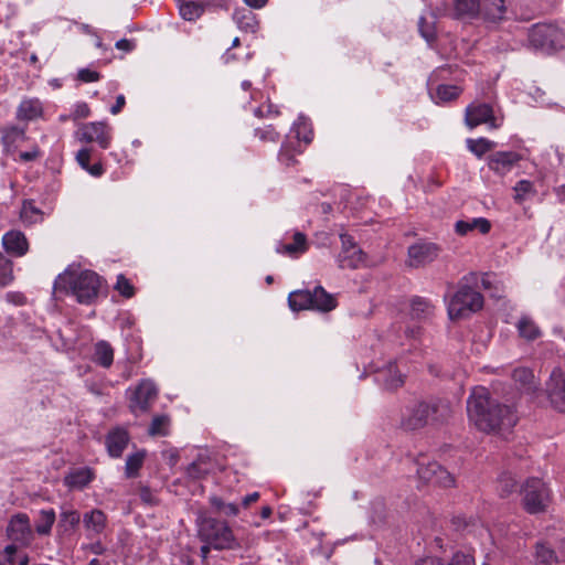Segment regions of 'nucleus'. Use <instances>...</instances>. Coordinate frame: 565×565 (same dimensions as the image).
<instances>
[{
    "label": "nucleus",
    "instance_id": "1",
    "mask_svg": "<svg viewBox=\"0 0 565 565\" xmlns=\"http://www.w3.org/2000/svg\"><path fill=\"white\" fill-rule=\"evenodd\" d=\"M469 419L482 431H495L512 428L516 422L512 407L491 397L488 388L475 387L467 401Z\"/></svg>",
    "mask_w": 565,
    "mask_h": 565
},
{
    "label": "nucleus",
    "instance_id": "2",
    "mask_svg": "<svg viewBox=\"0 0 565 565\" xmlns=\"http://www.w3.org/2000/svg\"><path fill=\"white\" fill-rule=\"evenodd\" d=\"M452 415L449 401L431 397L418 401L405 408L401 418V427L407 431H414L427 425L446 424Z\"/></svg>",
    "mask_w": 565,
    "mask_h": 565
},
{
    "label": "nucleus",
    "instance_id": "3",
    "mask_svg": "<svg viewBox=\"0 0 565 565\" xmlns=\"http://www.w3.org/2000/svg\"><path fill=\"white\" fill-rule=\"evenodd\" d=\"M102 287V278L93 270L81 273L66 270L58 275L54 282V291H71L79 303L94 302Z\"/></svg>",
    "mask_w": 565,
    "mask_h": 565
},
{
    "label": "nucleus",
    "instance_id": "4",
    "mask_svg": "<svg viewBox=\"0 0 565 565\" xmlns=\"http://www.w3.org/2000/svg\"><path fill=\"white\" fill-rule=\"evenodd\" d=\"M199 535L215 550H234L239 546L227 523L214 518L201 519Z\"/></svg>",
    "mask_w": 565,
    "mask_h": 565
},
{
    "label": "nucleus",
    "instance_id": "5",
    "mask_svg": "<svg viewBox=\"0 0 565 565\" xmlns=\"http://www.w3.org/2000/svg\"><path fill=\"white\" fill-rule=\"evenodd\" d=\"M483 307V296L468 285H462L448 306L450 319H461Z\"/></svg>",
    "mask_w": 565,
    "mask_h": 565
},
{
    "label": "nucleus",
    "instance_id": "6",
    "mask_svg": "<svg viewBox=\"0 0 565 565\" xmlns=\"http://www.w3.org/2000/svg\"><path fill=\"white\" fill-rule=\"evenodd\" d=\"M523 508L527 513L544 512L551 501L550 490L540 478H529L521 488Z\"/></svg>",
    "mask_w": 565,
    "mask_h": 565
},
{
    "label": "nucleus",
    "instance_id": "7",
    "mask_svg": "<svg viewBox=\"0 0 565 565\" xmlns=\"http://www.w3.org/2000/svg\"><path fill=\"white\" fill-rule=\"evenodd\" d=\"M418 478L430 484L441 488L455 486V477L436 461H429L425 456H420L417 460Z\"/></svg>",
    "mask_w": 565,
    "mask_h": 565
},
{
    "label": "nucleus",
    "instance_id": "8",
    "mask_svg": "<svg viewBox=\"0 0 565 565\" xmlns=\"http://www.w3.org/2000/svg\"><path fill=\"white\" fill-rule=\"evenodd\" d=\"M529 41L533 47L550 52L559 44L561 34L553 24H536L529 33Z\"/></svg>",
    "mask_w": 565,
    "mask_h": 565
},
{
    "label": "nucleus",
    "instance_id": "9",
    "mask_svg": "<svg viewBox=\"0 0 565 565\" xmlns=\"http://www.w3.org/2000/svg\"><path fill=\"white\" fill-rule=\"evenodd\" d=\"M544 392L551 406L565 413V372L555 367L545 383Z\"/></svg>",
    "mask_w": 565,
    "mask_h": 565
},
{
    "label": "nucleus",
    "instance_id": "10",
    "mask_svg": "<svg viewBox=\"0 0 565 565\" xmlns=\"http://www.w3.org/2000/svg\"><path fill=\"white\" fill-rule=\"evenodd\" d=\"M440 247L430 242H417L408 247L407 265L413 268L425 267L439 255Z\"/></svg>",
    "mask_w": 565,
    "mask_h": 565
},
{
    "label": "nucleus",
    "instance_id": "11",
    "mask_svg": "<svg viewBox=\"0 0 565 565\" xmlns=\"http://www.w3.org/2000/svg\"><path fill=\"white\" fill-rule=\"evenodd\" d=\"M157 395L158 390L154 383L150 380H142L130 396L129 409L134 414L148 412Z\"/></svg>",
    "mask_w": 565,
    "mask_h": 565
},
{
    "label": "nucleus",
    "instance_id": "12",
    "mask_svg": "<svg viewBox=\"0 0 565 565\" xmlns=\"http://www.w3.org/2000/svg\"><path fill=\"white\" fill-rule=\"evenodd\" d=\"M78 139L83 142H97L100 148L107 149L111 141L110 128L104 121L82 125L77 131Z\"/></svg>",
    "mask_w": 565,
    "mask_h": 565
},
{
    "label": "nucleus",
    "instance_id": "13",
    "mask_svg": "<svg viewBox=\"0 0 565 565\" xmlns=\"http://www.w3.org/2000/svg\"><path fill=\"white\" fill-rule=\"evenodd\" d=\"M7 534L10 540L21 545L30 544L33 539V532L29 516L24 513L12 516L7 527Z\"/></svg>",
    "mask_w": 565,
    "mask_h": 565
},
{
    "label": "nucleus",
    "instance_id": "14",
    "mask_svg": "<svg viewBox=\"0 0 565 565\" xmlns=\"http://www.w3.org/2000/svg\"><path fill=\"white\" fill-rule=\"evenodd\" d=\"M465 121L469 128H475L481 124H490L492 128L497 127L493 109L489 104L469 105L466 108Z\"/></svg>",
    "mask_w": 565,
    "mask_h": 565
},
{
    "label": "nucleus",
    "instance_id": "15",
    "mask_svg": "<svg viewBox=\"0 0 565 565\" xmlns=\"http://www.w3.org/2000/svg\"><path fill=\"white\" fill-rule=\"evenodd\" d=\"M481 0H452L449 17L454 20L467 21L479 18Z\"/></svg>",
    "mask_w": 565,
    "mask_h": 565
},
{
    "label": "nucleus",
    "instance_id": "16",
    "mask_svg": "<svg viewBox=\"0 0 565 565\" xmlns=\"http://www.w3.org/2000/svg\"><path fill=\"white\" fill-rule=\"evenodd\" d=\"M521 159V156L513 151H498L489 157L488 166L499 174H505Z\"/></svg>",
    "mask_w": 565,
    "mask_h": 565
},
{
    "label": "nucleus",
    "instance_id": "17",
    "mask_svg": "<svg viewBox=\"0 0 565 565\" xmlns=\"http://www.w3.org/2000/svg\"><path fill=\"white\" fill-rule=\"evenodd\" d=\"M2 245L8 253L18 257L23 256L29 249L26 237L20 231H10L4 234Z\"/></svg>",
    "mask_w": 565,
    "mask_h": 565
},
{
    "label": "nucleus",
    "instance_id": "18",
    "mask_svg": "<svg viewBox=\"0 0 565 565\" xmlns=\"http://www.w3.org/2000/svg\"><path fill=\"white\" fill-rule=\"evenodd\" d=\"M129 435L125 429L116 428L106 436V446L111 457H120L127 447Z\"/></svg>",
    "mask_w": 565,
    "mask_h": 565
},
{
    "label": "nucleus",
    "instance_id": "19",
    "mask_svg": "<svg viewBox=\"0 0 565 565\" xmlns=\"http://www.w3.org/2000/svg\"><path fill=\"white\" fill-rule=\"evenodd\" d=\"M312 297V310H318L321 312H329L333 310L338 302L334 296L327 292L323 287L317 286L311 291Z\"/></svg>",
    "mask_w": 565,
    "mask_h": 565
},
{
    "label": "nucleus",
    "instance_id": "20",
    "mask_svg": "<svg viewBox=\"0 0 565 565\" xmlns=\"http://www.w3.org/2000/svg\"><path fill=\"white\" fill-rule=\"evenodd\" d=\"M404 377L394 363H390L385 370L379 373V381L382 382L386 391H396L402 387L404 385Z\"/></svg>",
    "mask_w": 565,
    "mask_h": 565
},
{
    "label": "nucleus",
    "instance_id": "21",
    "mask_svg": "<svg viewBox=\"0 0 565 565\" xmlns=\"http://www.w3.org/2000/svg\"><path fill=\"white\" fill-rule=\"evenodd\" d=\"M512 377L515 383L520 385V388L529 394H533L537 390L534 374L532 370L527 367H518L513 371Z\"/></svg>",
    "mask_w": 565,
    "mask_h": 565
},
{
    "label": "nucleus",
    "instance_id": "22",
    "mask_svg": "<svg viewBox=\"0 0 565 565\" xmlns=\"http://www.w3.org/2000/svg\"><path fill=\"white\" fill-rule=\"evenodd\" d=\"M288 305L292 311L312 310V297L310 290H295L288 296Z\"/></svg>",
    "mask_w": 565,
    "mask_h": 565
},
{
    "label": "nucleus",
    "instance_id": "23",
    "mask_svg": "<svg viewBox=\"0 0 565 565\" xmlns=\"http://www.w3.org/2000/svg\"><path fill=\"white\" fill-rule=\"evenodd\" d=\"M415 565H445V563L437 557H426L416 562ZM448 565H475V558L471 554L457 552Z\"/></svg>",
    "mask_w": 565,
    "mask_h": 565
},
{
    "label": "nucleus",
    "instance_id": "24",
    "mask_svg": "<svg viewBox=\"0 0 565 565\" xmlns=\"http://www.w3.org/2000/svg\"><path fill=\"white\" fill-rule=\"evenodd\" d=\"M106 514L98 509H94L90 512H87L83 516V523L85 527L89 531L99 534L104 531L106 526Z\"/></svg>",
    "mask_w": 565,
    "mask_h": 565
},
{
    "label": "nucleus",
    "instance_id": "25",
    "mask_svg": "<svg viewBox=\"0 0 565 565\" xmlns=\"http://www.w3.org/2000/svg\"><path fill=\"white\" fill-rule=\"evenodd\" d=\"M2 142L7 152L11 151V148L17 142L25 140V127L10 126L1 130Z\"/></svg>",
    "mask_w": 565,
    "mask_h": 565
},
{
    "label": "nucleus",
    "instance_id": "26",
    "mask_svg": "<svg viewBox=\"0 0 565 565\" xmlns=\"http://www.w3.org/2000/svg\"><path fill=\"white\" fill-rule=\"evenodd\" d=\"M456 233L459 235H466L469 231L478 228L480 233L487 234L491 230V223L483 217L473 218L472 222L458 221L455 225Z\"/></svg>",
    "mask_w": 565,
    "mask_h": 565
},
{
    "label": "nucleus",
    "instance_id": "27",
    "mask_svg": "<svg viewBox=\"0 0 565 565\" xmlns=\"http://www.w3.org/2000/svg\"><path fill=\"white\" fill-rule=\"evenodd\" d=\"M364 260H365V254L359 247L353 248L351 252L340 253L339 258H338L339 266L341 268H351V269L358 268L361 264L364 263Z\"/></svg>",
    "mask_w": 565,
    "mask_h": 565
},
{
    "label": "nucleus",
    "instance_id": "28",
    "mask_svg": "<svg viewBox=\"0 0 565 565\" xmlns=\"http://www.w3.org/2000/svg\"><path fill=\"white\" fill-rule=\"evenodd\" d=\"M94 361L103 367H109L114 361V350L106 341L95 344Z\"/></svg>",
    "mask_w": 565,
    "mask_h": 565
},
{
    "label": "nucleus",
    "instance_id": "29",
    "mask_svg": "<svg viewBox=\"0 0 565 565\" xmlns=\"http://www.w3.org/2000/svg\"><path fill=\"white\" fill-rule=\"evenodd\" d=\"M233 17L239 29L244 31L256 32L258 22L255 14L250 10H236Z\"/></svg>",
    "mask_w": 565,
    "mask_h": 565
},
{
    "label": "nucleus",
    "instance_id": "30",
    "mask_svg": "<svg viewBox=\"0 0 565 565\" xmlns=\"http://www.w3.org/2000/svg\"><path fill=\"white\" fill-rule=\"evenodd\" d=\"M93 479V472L88 468L77 469L71 472L65 478V483L70 487L75 488H84L86 487Z\"/></svg>",
    "mask_w": 565,
    "mask_h": 565
},
{
    "label": "nucleus",
    "instance_id": "31",
    "mask_svg": "<svg viewBox=\"0 0 565 565\" xmlns=\"http://www.w3.org/2000/svg\"><path fill=\"white\" fill-rule=\"evenodd\" d=\"M518 330L522 338L527 341H533L541 335L540 328L529 317H522L518 322Z\"/></svg>",
    "mask_w": 565,
    "mask_h": 565
},
{
    "label": "nucleus",
    "instance_id": "32",
    "mask_svg": "<svg viewBox=\"0 0 565 565\" xmlns=\"http://www.w3.org/2000/svg\"><path fill=\"white\" fill-rule=\"evenodd\" d=\"M205 10V6L200 2L188 1L180 6V14L184 20L194 21L199 19Z\"/></svg>",
    "mask_w": 565,
    "mask_h": 565
},
{
    "label": "nucleus",
    "instance_id": "33",
    "mask_svg": "<svg viewBox=\"0 0 565 565\" xmlns=\"http://www.w3.org/2000/svg\"><path fill=\"white\" fill-rule=\"evenodd\" d=\"M146 457V451H137L132 455H129L126 460L125 473L127 478H134L138 475V471L142 467L143 459Z\"/></svg>",
    "mask_w": 565,
    "mask_h": 565
},
{
    "label": "nucleus",
    "instance_id": "34",
    "mask_svg": "<svg viewBox=\"0 0 565 565\" xmlns=\"http://www.w3.org/2000/svg\"><path fill=\"white\" fill-rule=\"evenodd\" d=\"M55 522L54 510H42L39 520L35 524V530L40 535H46L51 532L52 525Z\"/></svg>",
    "mask_w": 565,
    "mask_h": 565
},
{
    "label": "nucleus",
    "instance_id": "35",
    "mask_svg": "<svg viewBox=\"0 0 565 565\" xmlns=\"http://www.w3.org/2000/svg\"><path fill=\"white\" fill-rule=\"evenodd\" d=\"M41 115V106L38 102L25 100L18 108V118L32 120Z\"/></svg>",
    "mask_w": 565,
    "mask_h": 565
},
{
    "label": "nucleus",
    "instance_id": "36",
    "mask_svg": "<svg viewBox=\"0 0 565 565\" xmlns=\"http://www.w3.org/2000/svg\"><path fill=\"white\" fill-rule=\"evenodd\" d=\"M486 13L491 19H502L507 12L505 0H482Z\"/></svg>",
    "mask_w": 565,
    "mask_h": 565
},
{
    "label": "nucleus",
    "instance_id": "37",
    "mask_svg": "<svg viewBox=\"0 0 565 565\" xmlns=\"http://www.w3.org/2000/svg\"><path fill=\"white\" fill-rule=\"evenodd\" d=\"M308 249L307 237L301 232L294 234V243L282 246V252L288 255L305 253Z\"/></svg>",
    "mask_w": 565,
    "mask_h": 565
},
{
    "label": "nucleus",
    "instance_id": "38",
    "mask_svg": "<svg viewBox=\"0 0 565 565\" xmlns=\"http://www.w3.org/2000/svg\"><path fill=\"white\" fill-rule=\"evenodd\" d=\"M467 147L477 157H482L486 152L492 150L495 147V143L486 138L468 139Z\"/></svg>",
    "mask_w": 565,
    "mask_h": 565
},
{
    "label": "nucleus",
    "instance_id": "39",
    "mask_svg": "<svg viewBox=\"0 0 565 565\" xmlns=\"http://www.w3.org/2000/svg\"><path fill=\"white\" fill-rule=\"evenodd\" d=\"M170 418L167 415L154 416L148 429V434L151 436H166L168 435V426Z\"/></svg>",
    "mask_w": 565,
    "mask_h": 565
},
{
    "label": "nucleus",
    "instance_id": "40",
    "mask_svg": "<svg viewBox=\"0 0 565 565\" xmlns=\"http://www.w3.org/2000/svg\"><path fill=\"white\" fill-rule=\"evenodd\" d=\"M536 561L540 564L543 565H551L555 562H558V557L554 550L546 546L543 543L536 544V552H535Z\"/></svg>",
    "mask_w": 565,
    "mask_h": 565
},
{
    "label": "nucleus",
    "instance_id": "41",
    "mask_svg": "<svg viewBox=\"0 0 565 565\" xmlns=\"http://www.w3.org/2000/svg\"><path fill=\"white\" fill-rule=\"evenodd\" d=\"M411 315L414 319H422L427 317L431 311L430 303L420 297H415L411 303Z\"/></svg>",
    "mask_w": 565,
    "mask_h": 565
},
{
    "label": "nucleus",
    "instance_id": "42",
    "mask_svg": "<svg viewBox=\"0 0 565 565\" xmlns=\"http://www.w3.org/2000/svg\"><path fill=\"white\" fill-rule=\"evenodd\" d=\"M81 522V514L76 510L63 511L60 515L58 526L64 531L74 530Z\"/></svg>",
    "mask_w": 565,
    "mask_h": 565
},
{
    "label": "nucleus",
    "instance_id": "43",
    "mask_svg": "<svg viewBox=\"0 0 565 565\" xmlns=\"http://www.w3.org/2000/svg\"><path fill=\"white\" fill-rule=\"evenodd\" d=\"M13 279V264L4 255L0 254V285L7 286Z\"/></svg>",
    "mask_w": 565,
    "mask_h": 565
},
{
    "label": "nucleus",
    "instance_id": "44",
    "mask_svg": "<svg viewBox=\"0 0 565 565\" xmlns=\"http://www.w3.org/2000/svg\"><path fill=\"white\" fill-rule=\"evenodd\" d=\"M461 88L456 85H439L436 89L440 102H451L459 97Z\"/></svg>",
    "mask_w": 565,
    "mask_h": 565
},
{
    "label": "nucleus",
    "instance_id": "45",
    "mask_svg": "<svg viewBox=\"0 0 565 565\" xmlns=\"http://www.w3.org/2000/svg\"><path fill=\"white\" fill-rule=\"evenodd\" d=\"M514 200L518 203H522L529 194H535L534 185L529 180L519 181L514 186Z\"/></svg>",
    "mask_w": 565,
    "mask_h": 565
},
{
    "label": "nucleus",
    "instance_id": "46",
    "mask_svg": "<svg viewBox=\"0 0 565 565\" xmlns=\"http://www.w3.org/2000/svg\"><path fill=\"white\" fill-rule=\"evenodd\" d=\"M499 488L501 497H508L516 488V481L511 473H503L499 479Z\"/></svg>",
    "mask_w": 565,
    "mask_h": 565
},
{
    "label": "nucleus",
    "instance_id": "47",
    "mask_svg": "<svg viewBox=\"0 0 565 565\" xmlns=\"http://www.w3.org/2000/svg\"><path fill=\"white\" fill-rule=\"evenodd\" d=\"M115 289L125 298H131L135 295V287L124 275L117 277Z\"/></svg>",
    "mask_w": 565,
    "mask_h": 565
},
{
    "label": "nucleus",
    "instance_id": "48",
    "mask_svg": "<svg viewBox=\"0 0 565 565\" xmlns=\"http://www.w3.org/2000/svg\"><path fill=\"white\" fill-rule=\"evenodd\" d=\"M418 28L422 36L427 42H433L436 39V31L433 23H428L424 17H422L418 21Z\"/></svg>",
    "mask_w": 565,
    "mask_h": 565
},
{
    "label": "nucleus",
    "instance_id": "49",
    "mask_svg": "<svg viewBox=\"0 0 565 565\" xmlns=\"http://www.w3.org/2000/svg\"><path fill=\"white\" fill-rule=\"evenodd\" d=\"M255 135L264 141H276L279 137V134L275 130V128L271 125L266 126L264 128H256Z\"/></svg>",
    "mask_w": 565,
    "mask_h": 565
},
{
    "label": "nucleus",
    "instance_id": "50",
    "mask_svg": "<svg viewBox=\"0 0 565 565\" xmlns=\"http://www.w3.org/2000/svg\"><path fill=\"white\" fill-rule=\"evenodd\" d=\"M186 473L192 479H201L207 475V469L202 467V461L196 460L188 466Z\"/></svg>",
    "mask_w": 565,
    "mask_h": 565
},
{
    "label": "nucleus",
    "instance_id": "51",
    "mask_svg": "<svg viewBox=\"0 0 565 565\" xmlns=\"http://www.w3.org/2000/svg\"><path fill=\"white\" fill-rule=\"evenodd\" d=\"M17 547L14 545H8L4 548L3 554H0V565H13L15 562Z\"/></svg>",
    "mask_w": 565,
    "mask_h": 565
},
{
    "label": "nucleus",
    "instance_id": "52",
    "mask_svg": "<svg viewBox=\"0 0 565 565\" xmlns=\"http://www.w3.org/2000/svg\"><path fill=\"white\" fill-rule=\"evenodd\" d=\"M77 77L79 81L89 83V82H96L100 78L99 73L92 71L89 68H82L79 70Z\"/></svg>",
    "mask_w": 565,
    "mask_h": 565
},
{
    "label": "nucleus",
    "instance_id": "53",
    "mask_svg": "<svg viewBox=\"0 0 565 565\" xmlns=\"http://www.w3.org/2000/svg\"><path fill=\"white\" fill-rule=\"evenodd\" d=\"M139 497L142 500V502L154 505L158 503L157 498L153 495L151 490L148 487H141L139 491Z\"/></svg>",
    "mask_w": 565,
    "mask_h": 565
},
{
    "label": "nucleus",
    "instance_id": "54",
    "mask_svg": "<svg viewBox=\"0 0 565 565\" xmlns=\"http://www.w3.org/2000/svg\"><path fill=\"white\" fill-rule=\"evenodd\" d=\"M76 159L84 169H88L90 160V149H81L76 154Z\"/></svg>",
    "mask_w": 565,
    "mask_h": 565
},
{
    "label": "nucleus",
    "instance_id": "55",
    "mask_svg": "<svg viewBox=\"0 0 565 565\" xmlns=\"http://www.w3.org/2000/svg\"><path fill=\"white\" fill-rule=\"evenodd\" d=\"M340 238H341V243H342V252L341 253L351 252L353 248H356L355 242L351 235L341 234Z\"/></svg>",
    "mask_w": 565,
    "mask_h": 565
},
{
    "label": "nucleus",
    "instance_id": "56",
    "mask_svg": "<svg viewBox=\"0 0 565 565\" xmlns=\"http://www.w3.org/2000/svg\"><path fill=\"white\" fill-rule=\"evenodd\" d=\"M450 523L456 532L463 531L469 525V521L463 516H454Z\"/></svg>",
    "mask_w": 565,
    "mask_h": 565
},
{
    "label": "nucleus",
    "instance_id": "57",
    "mask_svg": "<svg viewBox=\"0 0 565 565\" xmlns=\"http://www.w3.org/2000/svg\"><path fill=\"white\" fill-rule=\"evenodd\" d=\"M22 216L30 217V214H41L40 210L36 209L32 201H25L22 206Z\"/></svg>",
    "mask_w": 565,
    "mask_h": 565
},
{
    "label": "nucleus",
    "instance_id": "58",
    "mask_svg": "<svg viewBox=\"0 0 565 565\" xmlns=\"http://www.w3.org/2000/svg\"><path fill=\"white\" fill-rule=\"evenodd\" d=\"M125 104H126L125 96L124 95H118L116 97L115 105H113L111 108H110V113L113 115L119 114L121 111V109L124 108Z\"/></svg>",
    "mask_w": 565,
    "mask_h": 565
},
{
    "label": "nucleus",
    "instance_id": "59",
    "mask_svg": "<svg viewBox=\"0 0 565 565\" xmlns=\"http://www.w3.org/2000/svg\"><path fill=\"white\" fill-rule=\"evenodd\" d=\"M40 157V151L38 148L32 151H24L20 153V159L24 162L33 161Z\"/></svg>",
    "mask_w": 565,
    "mask_h": 565
},
{
    "label": "nucleus",
    "instance_id": "60",
    "mask_svg": "<svg viewBox=\"0 0 565 565\" xmlns=\"http://www.w3.org/2000/svg\"><path fill=\"white\" fill-rule=\"evenodd\" d=\"M89 115V107L87 104L82 103L76 106L74 117L75 118H86Z\"/></svg>",
    "mask_w": 565,
    "mask_h": 565
},
{
    "label": "nucleus",
    "instance_id": "61",
    "mask_svg": "<svg viewBox=\"0 0 565 565\" xmlns=\"http://www.w3.org/2000/svg\"><path fill=\"white\" fill-rule=\"evenodd\" d=\"M116 47L126 52H130L135 49V43L127 39H121L116 42Z\"/></svg>",
    "mask_w": 565,
    "mask_h": 565
},
{
    "label": "nucleus",
    "instance_id": "62",
    "mask_svg": "<svg viewBox=\"0 0 565 565\" xmlns=\"http://www.w3.org/2000/svg\"><path fill=\"white\" fill-rule=\"evenodd\" d=\"M259 499L258 492H253L243 499V505L248 507L250 503L256 502Z\"/></svg>",
    "mask_w": 565,
    "mask_h": 565
},
{
    "label": "nucleus",
    "instance_id": "63",
    "mask_svg": "<svg viewBox=\"0 0 565 565\" xmlns=\"http://www.w3.org/2000/svg\"><path fill=\"white\" fill-rule=\"evenodd\" d=\"M210 502L211 504L217 510V511H223V509L225 508V503L222 501L221 498L218 497H212L210 499Z\"/></svg>",
    "mask_w": 565,
    "mask_h": 565
},
{
    "label": "nucleus",
    "instance_id": "64",
    "mask_svg": "<svg viewBox=\"0 0 565 565\" xmlns=\"http://www.w3.org/2000/svg\"><path fill=\"white\" fill-rule=\"evenodd\" d=\"M89 173L94 177H99L103 173V166L100 163H95L93 166H88Z\"/></svg>",
    "mask_w": 565,
    "mask_h": 565
}]
</instances>
